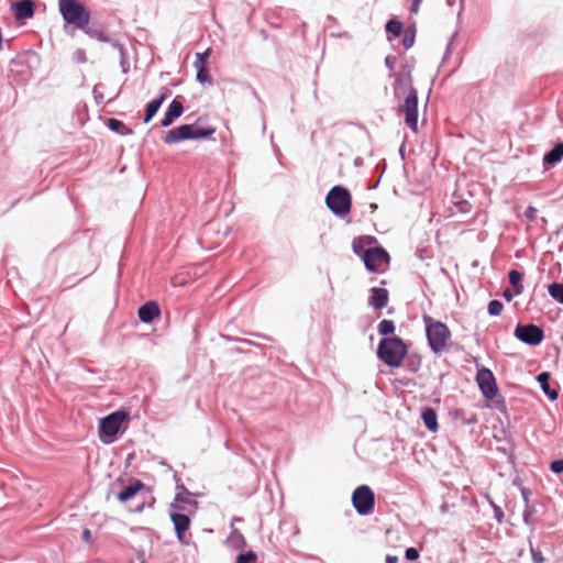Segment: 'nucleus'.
Returning <instances> with one entry per match:
<instances>
[{"label":"nucleus","mask_w":563,"mask_h":563,"mask_svg":"<svg viewBox=\"0 0 563 563\" xmlns=\"http://www.w3.org/2000/svg\"><path fill=\"white\" fill-rule=\"evenodd\" d=\"M60 14L67 24L76 29H86L90 20V12L79 0H59Z\"/></svg>","instance_id":"3"},{"label":"nucleus","mask_w":563,"mask_h":563,"mask_svg":"<svg viewBox=\"0 0 563 563\" xmlns=\"http://www.w3.org/2000/svg\"><path fill=\"white\" fill-rule=\"evenodd\" d=\"M210 53H211V49H210V48H208V49H207L206 52H203V53H198V54H197V56H196V58H202V60H203L205 63H207V58L209 57Z\"/></svg>","instance_id":"42"},{"label":"nucleus","mask_w":563,"mask_h":563,"mask_svg":"<svg viewBox=\"0 0 563 563\" xmlns=\"http://www.w3.org/2000/svg\"><path fill=\"white\" fill-rule=\"evenodd\" d=\"M413 41H415V35L406 33L405 36H404V40H402V44H404L405 47L409 48V47L412 46Z\"/></svg>","instance_id":"37"},{"label":"nucleus","mask_w":563,"mask_h":563,"mask_svg":"<svg viewBox=\"0 0 563 563\" xmlns=\"http://www.w3.org/2000/svg\"><path fill=\"white\" fill-rule=\"evenodd\" d=\"M395 64H396V57H394V56H387V57L385 58V65L387 66V68H388L390 71H394Z\"/></svg>","instance_id":"38"},{"label":"nucleus","mask_w":563,"mask_h":563,"mask_svg":"<svg viewBox=\"0 0 563 563\" xmlns=\"http://www.w3.org/2000/svg\"><path fill=\"white\" fill-rule=\"evenodd\" d=\"M374 493L366 485L357 487L352 494L353 506L360 515L371 514L374 508Z\"/></svg>","instance_id":"9"},{"label":"nucleus","mask_w":563,"mask_h":563,"mask_svg":"<svg viewBox=\"0 0 563 563\" xmlns=\"http://www.w3.org/2000/svg\"><path fill=\"white\" fill-rule=\"evenodd\" d=\"M515 335L530 345H537L543 340V331L534 324L518 325Z\"/></svg>","instance_id":"11"},{"label":"nucleus","mask_w":563,"mask_h":563,"mask_svg":"<svg viewBox=\"0 0 563 563\" xmlns=\"http://www.w3.org/2000/svg\"><path fill=\"white\" fill-rule=\"evenodd\" d=\"M550 468L554 473H562L563 472V460H555L551 463Z\"/></svg>","instance_id":"33"},{"label":"nucleus","mask_w":563,"mask_h":563,"mask_svg":"<svg viewBox=\"0 0 563 563\" xmlns=\"http://www.w3.org/2000/svg\"><path fill=\"white\" fill-rule=\"evenodd\" d=\"M76 55H77V59H78L79 62H82V63H84V62H86V56H85V52H84V51H78V52L76 53Z\"/></svg>","instance_id":"45"},{"label":"nucleus","mask_w":563,"mask_h":563,"mask_svg":"<svg viewBox=\"0 0 563 563\" xmlns=\"http://www.w3.org/2000/svg\"><path fill=\"white\" fill-rule=\"evenodd\" d=\"M388 303V291L385 288L374 287L371 289L369 305L382 309Z\"/></svg>","instance_id":"17"},{"label":"nucleus","mask_w":563,"mask_h":563,"mask_svg":"<svg viewBox=\"0 0 563 563\" xmlns=\"http://www.w3.org/2000/svg\"><path fill=\"white\" fill-rule=\"evenodd\" d=\"M386 31L395 36H399L402 32V24L397 20H389L386 24Z\"/></svg>","instance_id":"27"},{"label":"nucleus","mask_w":563,"mask_h":563,"mask_svg":"<svg viewBox=\"0 0 563 563\" xmlns=\"http://www.w3.org/2000/svg\"><path fill=\"white\" fill-rule=\"evenodd\" d=\"M399 110L405 113L406 124L416 132L418 125V96L412 86L408 87V93Z\"/></svg>","instance_id":"7"},{"label":"nucleus","mask_w":563,"mask_h":563,"mask_svg":"<svg viewBox=\"0 0 563 563\" xmlns=\"http://www.w3.org/2000/svg\"><path fill=\"white\" fill-rule=\"evenodd\" d=\"M235 563H257V555L253 551L241 553L238 555Z\"/></svg>","instance_id":"29"},{"label":"nucleus","mask_w":563,"mask_h":563,"mask_svg":"<svg viewBox=\"0 0 563 563\" xmlns=\"http://www.w3.org/2000/svg\"><path fill=\"white\" fill-rule=\"evenodd\" d=\"M532 515H533V509L527 506L522 514L525 523H527V525L531 523Z\"/></svg>","instance_id":"36"},{"label":"nucleus","mask_w":563,"mask_h":563,"mask_svg":"<svg viewBox=\"0 0 563 563\" xmlns=\"http://www.w3.org/2000/svg\"><path fill=\"white\" fill-rule=\"evenodd\" d=\"M386 563H398V558L393 555H387Z\"/></svg>","instance_id":"47"},{"label":"nucleus","mask_w":563,"mask_h":563,"mask_svg":"<svg viewBox=\"0 0 563 563\" xmlns=\"http://www.w3.org/2000/svg\"><path fill=\"white\" fill-rule=\"evenodd\" d=\"M563 157V143H556L554 147L549 151L544 157L543 163L544 164H555L560 162Z\"/></svg>","instance_id":"22"},{"label":"nucleus","mask_w":563,"mask_h":563,"mask_svg":"<svg viewBox=\"0 0 563 563\" xmlns=\"http://www.w3.org/2000/svg\"><path fill=\"white\" fill-rule=\"evenodd\" d=\"M195 68L197 69V71H199V69H205L207 68V63H205L202 58H196Z\"/></svg>","instance_id":"39"},{"label":"nucleus","mask_w":563,"mask_h":563,"mask_svg":"<svg viewBox=\"0 0 563 563\" xmlns=\"http://www.w3.org/2000/svg\"><path fill=\"white\" fill-rule=\"evenodd\" d=\"M327 206L336 216H345L351 208L349 191L340 186L333 187L325 198Z\"/></svg>","instance_id":"6"},{"label":"nucleus","mask_w":563,"mask_h":563,"mask_svg":"<svg viewBox=\"0 0 563 563\" xmlns=\"http://www.w3.org/2000/svg\"><path fill=\"white\" fill-rule=\"evenodd\" d=\"M503 308H504V306H503L501 301L495 299V300L489 301L487 309H488L489 316L497 317L501 313Z\"/></svg>","instance_id":"28"},{"label":"nucleus","mask_w":563,"mask_h":563,"mask_svg":"<svg viewBox=\"0 0 563 563\" xmlns=\"http://www.w3.org/2000/svg\"><path fill=\"white\" fill-rule=\"evenodd\" d=\"M405 556L409 561H415L419 558V552L415 548H408L405 552Z\"/></svg>","instance_id":"32"},{"label":"nucleus","mask_w":563,"mask_h":563,"mask_svg":"<svg viewBox=\"0 0 563 563\" xmlns=\"http://www.w3.org/2000/svg\"><path fill=\"white\" fill-rule=\"evenodd\" d=\"M395 331V324L391 320H383L378 324V333L382 335L390 334Z\"/></svg>","instance_id":"26"},{"label":"nucleus","mask_w":563,"mask_h":563,"mask_svg":"<svg viewBox=\"0 0 563 563\" xmlns=\"http://www.w3.org/2000/svg\"><path fill=\"white\" fill-rule=\"evenodd\" d=\"M422 0H415L411 5V12L417 13L419 10V5Z\"/></svg>","instance_id":"44"},{"label":"nucleus","mask_w":563,"mask_h":563,"mask_svg":"<svg viewBox=\"0 0 563 563\" xmlns=\"http://www.w3.org/2000/svg\"><path fill=\"white\" fill-rule=\"evenodd\" d=\"M389 254L380 246L374 247L372 251H367L365 256L362 258L366 269L373 273H382L389 265Z\"/></svg>","instance_id":"8"},{"label":"nucleus","mask_w":563,"mask_h":563,"mask_svg":"<svg viewBox=\"0 0 563 563\" xmlns=\"http://www.w3.org/2000/svg\"><path fill=\"white\" fill-rule=\"evenodd\" d=\"M125 418V412L117 411L101 419L99 426L100 440L107 444L112 443Z\"/></svg>","instance_id":"5"},{"label":"nucleus","mask_w":563,"mask_h":563,"mask_svg":"<svg viewBox=\"0 0 563 563\" xmlns=\"http://www.w3.org/2000/svg\"><path fill=\"white\" fill-rule=\"evenodd\" d=\"M170 519L174 523L175 531H176L179 542L183 544H189L190 543V534L187 533L189 526H190L189 517L184 514L172 512Z\"/></svg>","instance_id":"12"},{"label":"nucleus","mask_w":563,"mask_h":563,"mask_svg":"<svg viewBox=\"0 0 563 563\" xmlns=\"http://www.w3.org/2000/svg\"><path fill=\"white\" fill-rule=\"evenodd\" d=\"M514 296H516V295H515L514 289H512V290H510V289H506V290L504 291V298H505L507 301H511V300H512V298H514Z\"/></svg>","instance_id":"40"},{"label":"nucleus","mask_w":563,"mask_h":563,"mask_svg":"<svg viewBox=\"0 0 563 563\" xmlns=\"http://www.w3.org/2000/svg\"><path fill=\"white\" fill-rule=\"evenodd\" d=\"M421 418L423 420V423L424 426L430 430V431H437L438 428H439V424H438V418H437V413L435 411L432 409V408H427L422 411V415H421Z\"/></svg>","instance_id":"21"},{"label":"nucleus","mask_w":563,"mask_h":563,"mask_svg":"<svg viewBox=\"0 0 563 563\" xmlns=\"http://www.w3.org/2000/svg\"><path fill=\"white\" fill-rule=\"evenodd\" d=\"M213 132L214 129H203L196 124H184L168 131L164 136V142L172 144L184 140L205 139L213 134Z\"/></svg>","instance_id":"4"},{"label":"nucleus","mask_w":563,"mask_h":563,"mask_svg":"<svg viewBox=\"0 0 563 563\" xmlns=\"http://www.w3.org/2000/svg\"><path fill=\"white\" fill-rule=\"evenodd\" d=\"M548 380H549V374L548 373L539 374L538 382L540 383V385L542 387V390L544 391V394L548 395V397L551 400H555L558 398V393H556V390L550 388V386L548 384Z\"/></svg>","instance_id":"24"},{"label":"nucleus","mask_w":563,"mask_h":563,"mask_svg":"<svg viewBox=\"0 0 563 563\" xmlns=\"http://www.w3.org/2000/svg\"><path fill=\"white\" fill-rule=\"evenodd\" d=\"M538 216V209H536L534 207H528L527 210L525 211V217L530 220V221H533Z\"/></svg>","instance_id":"34"},{"label":"nucleus","mask_w":563,"mask_h":563,"mask_svg":"<svg viewBox=\"0 0 563 563\" xmlns=\"http://www.w3.org/2000/svg\"><path fill=\"white\" fill-rule=\"evenodd\" d=\"M184 111V107H183V103L180 101H178L177 99H174L166 113H165V117L164 119L162 120V125L163 126H169L175 119L179 118L181 115Z\"/></svg>","instance_id":"16"},{"label":"nucleus","mask_w":563,"mask_h":563,"mask_svg":"<svg viewBox=\"0 0 563 563\" xmlns=\"http://www.w3.org/2000/svg\"><path fill=\"white\" fill-rule=\"evenodd\" d=\"M495 515H496L497 520L500 522L503 519V512L498 507H495Z\"/></svg>","instance_id":"46"},{"label":"nucleus","mask_w":563,"mask_h":563,"mask_svg":"<svg viewBox=\"0 0 563 563\" xmlns=\"http://www.w3.org/2000/svg\"><path fill=\"white\" fill-rule=\"evenodd\" d=\"M179 500H180L179 495H177L176 498H175V503H177Z\"/></svg>","instance_id":"49"},{"label":"nucleus","mask_w":563,"mask_h":563,"mask_svg":"<svg viewBox=\"0 0 563 563\" xmlns=\"http://www.w3.org/2000/svg\"><path fill=\"white\" fill-rule=\"evenodd\" d=\"M231 539H239V540H243V537L242 534H240L236 530H234L231 534Z\"/></svg>","instance_id":"48"},{"label":"nucleus","mask_w":563,"mask_h":563,"mask_svg":"<svg viewBox=\"0 0 563 563\" xmlns=\"http://www.w3.org/2000/svg\"><path fill=\"white\" fill-rule=\"evenodd\" d=\"M145 485L141 481H133L130 485L124 487L117 496L121 503H126L132 499L140 490L144 489Z\"/></svg>","instance_id":"18"},{"label":"nucleus","mask_w":563,"mask_h":563,"mask_svg":"<svg viewBox=\"0 0 563 563\" xmlns=\"http://www.w3.org/2000/svg\"><path fill=\"white\" fill-rule=\"evenodd\" d=\"M108 126L112 131L120 132L121 128H124V124L121 121L117 120V119H109L108 120Z\"/></svg>","instance_id":"31"},{"label":"nucleus","mask_w":563,"mask_h":563,"mask_svg":"<svg viewBox=\"0 0 563 563\" xmlns=\"http://www.w3.org/2000/svg\"><path fill=\"white\" fill-rule=\"evenodd\" d=\"M377 246V240L371 235L357 236L352 242L353 253L361 260L365 256L367 251H372Z\"/></svg>","instance_id":"13"},{"label":"nucleus","mask_w":563,"mask_h":563,"mask_svg":"<svg viewBox=\"0 0 563 563\" xmlns=\"http://www.w3.org/2000/svg\"><path fill=\"white\" fill-rule=\"evenodd\" d=\"M16 20L30 19L34 15V3L31 0H21L12 3Z\"/></svg>","instance_id":"14"},{"label":"nucleus","mask_w":563,"mask_h":563,"mask_svg":"<svg viewBox=\"0 0 563 563\" xmlns=\"http://www.w3.org/2000/svg\"><path fill=\"white\" fill-rule=\"evenodd\" d=\"M166 89L165 91H162L161 95L153 99L152 101H150L146 106V110H145V117H144V122L147 123L152 120V118L157 113V111L159 110L162 103L164 102V100L166 99L167 97V93H166Z\"/></svg>","instance_id":"20"},{"label":"nucleus","mask_w":563,"mask_h":563,"mask_svg":"<svg viewBox=\"0 0 563 563\" xmlns=\"http://www.w3.org/2000/svg\"><path fill=\"white\" fill-rule=\"evenodd\" d=\"M476 380L483 395L487 399H493L497 394V385L490 369L482 367L477 371Z\"/></svg>","instance_id":"10"},{"label":"nucleus","mask_w":563,"mask_h":563,"mask_svg":"<svg viewBox=\"0 0 563 563\" xmlns=\"http://www.w3.org/2000/svg\"><path fill=\"white\" fill-rule=\"evenodd\" d=\"M508 277H509V283L511 284L512 289L515 291V295L522 294V291H523V285L521 284L522 275L518 271L512 269L509 272Z\"/></svg>","instance_id":"23"},{"label":"nucleus","mask_w":563,"mask_h":563,"mask_svg":"<svg viewBox=\"0 0 563 563\" xmlns=\"http://www.w3.org/2000/svg\"><path fill=\"white\" fill-rule=\"evenodd\" d=\"M81 30L85 31V33L87 35H89L90 37H92V38H96V40L101 41V42L111 43V45L114 48H118L120 51V53L123 54V52H124L123 45L120 44L118 41L111 40L101 30L88 27V25L86 26V29H81Z\"/></svg>","instance_id":"19"},{"label":"nucleus","mask_w":563,"mask_h":563,"mask_svg":"<svg viewBox=\"0 0 563 563\" xmlns=\"http://www.w3.org/2000/svg\"><path fill=\"white\" fill-rule=\"evenodd\" d=\"M159 307L154 301H148L139 308V318L142 322L150 323L159 316Z\"/></svg>","instance_id":"15"},{"label":"nucleus","mask_w":563,"mask_h":563,"mask_svg":"<svg viewBox=\"0 0 563 563\" xmlns=\"http://www.w3.org/2000/svg\"><path fill=\"white\" fill-rule=\"evenodd\" d=\"M197 80L200 81L201 84H205V82L211 84L212 82L211 77L209 75L208 67L205 69H199V71H197Z\"/></svg>","instance_id":"30"},{"label":"nucleus","mask_w":563,"mask_h":563,"mask_svg":"<svg viewBox=\"0 0 563 563\" xmlns=\"http://www.w3.org/2000/svg\"><path fill=\"white\" fill-rule=\"evenodd\" d=\"M210 53H211V49H210V48H208V49H207L206 52H203V53H198V54H197V56H196V58H202V60H203L205 63H207V58L209 57Z\"/></svg>","instance_id":"41"},{"label":"nucleus","mask_w":563,"mask_h":563,"mask_svg":"<svg viewBox=\"0 0 563 563\" xmlns=\"http://www.w3.org/2000/svg\"><path fill=\"white\" fill-rule=\"evenodd\" d=\"M531 555H532V560L534 563H543L544 562V558H543L541 551L531 548Z\"/></svg>","instance_id":"35"},{"label":"nucleus","mask_w":563,"mask_h":563,"mask_svg":"<svg viewBox=\"0 0 563 563\" xmlns=\"http://www.w3.org/2000/svg\"><path fill=\"white\" fill-rule=\"evenodd\" d=\"M378 357L390 367H399L407 354V347L397 336L383 339L377 350Z\"/></svg>","instance_id":"2"},{"label":"nucleus","mask_w":563,"mask_h":563,"mask_svg":"<svg viewBox=\"0 0 563 563\" xmlns=\"http://www.w3.org/2000/svg\"><path fill=\"white\" fill-rule=\"evenodd\" d=\"M82 539L86 541V542H90L91 541V532L89 529H85L84 532H82Z\"/></svg>","instance_id":"43"},{"label":"nucleus","mask_w":563,"mask_h":563,"mask_svg":"<svg viewBox=\"0 0 563 563\" xmlns=\"http://www.w3.org/2000/svg\"><path fill=\"white\" fill-rule=\"evenodd\" d=\"M426 325V334L428 343L432 352L441 353L446 349L448 342L451 339V332L446 324L437 321L430 316H423Z\"/></svg>","instance_id":"1"},{"label":"nucleus","mask_w":563,"mask_h":563,"mask_svg":"<svg viewBox=\"0 0 563 563\" xmlns=\"http://www.w3.org/2000/svg\"><path fill=\"white\" fill-rule=\"evenodd\" d=\"M550 296L563 305V284L552 283L548 286Z\"/></svg>","instance_id":"25"}]
</instances>
